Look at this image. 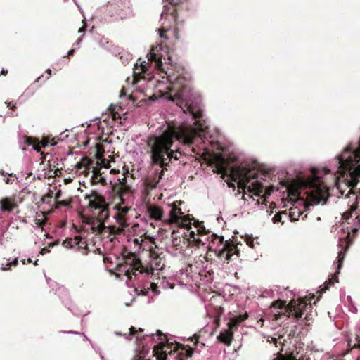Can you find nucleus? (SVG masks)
I'll return each instance as SVG.
<instances>
[{
	"label": "nucleus",
	"mask_w": 360,
	"mask_h": 360,
	"mask_svg": "<svg viewBox=\"0 0 360 360\" xmlns=\"http://www.w3.org/2000/svg\"><path fill=\"white\" fill-rule=\"evenodd\" d=\"M199 275L204 277L205 281L211 282L214 278V271L212 269L206 266L205 269L199 272Z\"/></svg>",
	"instance_id": "2eb2a0df"
},
{
	"label": "nucleus",
	"mask_w": 360,
	"mask_h": 360,
	"mask_svg": "<svg viewBox=\"0 0 360 360\" xmlns=\"http://www.w3.org/2000/svg\"><path fill=\"white\" fill-rule=\"evenodd\" d=\"M120 200L121 202L115 206V209L117 210V212L113 216L116 223L118 224L119 228L120 229V231H121L124 228L128 226L126 215L131 209L130 206L124 205V202L122 198Z\"/></svg>",
	"instance_id": "6e6552de"
},
{
	"label": "nucleus",
	"mask_w": 360,
	"mask_h": 360,
	"mask_svg": "<svg viewBox=\"0 0 360 360\" xmlns=\"http://www.w3.org/2000/svg\"><path fill=\"white\" fill-rule=\"evenodd\" d=\"M348 345L351 348H360V328L356 332V337L354 340H349Z\"/></svg>",
	"instance_id": "dca6fc26"
},
{
	"label": "nucleus",
	"mask_w": 360,
	"mask_h": 360,
	"mask_svg": "<svg viewBox=\"0 0 360 360\" xmlns=\"http://www.w3.org/2000/svg\"><path fill=\"white\" fill-rule=\"evenodd\" d=\"M92 181H94V183H99L102 185L107 184V181L105 178L101 175L94 174L92 176Z\"/></svg>",
	"instance_id": "b1692460"
},
{
	"label": "nucleus",
	"mask_w": 360,
	"mask_h": 360,
	"mask_svg": "<svg viewBox=\"0 0 360 360\" xmlns=\"http://www.w3.org/2000/svg\"><path fill=\"white\" fill-rule=\"evenodd\" d=\"M25 139L27 145L30 146L33 144L32 139L31 137H25Z\"/></svg>",
	"instance_id": "58836bf2"
},
{
	"label": "nucleus",
	"mask_w": 360,
	"mask_h": 360,
	"mask_svg": "<svg viewBox=\"0 0 360 360\" xmlns=\"http://www.w3.org/2000/svg\"><path fill=\"white\" fill-rule=\"evenodd\" d=\"M62 196V191L60 190L58 191L55 195V200H58Z\"/></svg>",
	"instance_id": "a19ab883"
},
{
	"label": "nucleus",
	"mask_w": 360,
	"mask_h": 360,
	"mask_svg": "<svg viewBox=\"0 0 360 360\" xmlns=\"http://www.w3.org/2000/svg\"><path fill=\"white\" fill-rule=\"evenodd\" d=\"M217 338L220 342L224 343L225 345H230L232 342L233 334L231 331L224 330L220 332Z\"/></svg>",
	"instance_id": "ddd939ff"
},
{
	"label": "nucleus",
	"mask_w": 360,
	"mask_h": 360,
	"mask_svg": "<svg viewBox=\"0 0 360 360\" xmlns=\"http://www.w3.org/2000/svg\"><path fill=\"white\" fill-rule=\"evenodd\" d=\"M344 257H345L344 252L342 250H340L338 252V256L337 257V259H338L337 274H339V271L342 266V262L344 260Z\"/></svg>",
	"instance_id": "5701e85b"
},
{
	"label": "nucleus",
	"mask_w": 360,
	"mask_h": 360,
	"mask_svg": "<svg viewBox=\"0 0 360 360\" xmlns=\"http://www.w3.org/2000/svg\"><path fill=\"white\" fill-rule=\"evenodd\" d=\"M119 55L120 60L124 65L131 60V55L128 52L122 51L119 53Z\"/></svg>",
	"instance_id": "f3484780"
},
{
	"label": "nucleus",
	"mask_w": 360,
	"mask_h": 360,
	"mask_svg": "<svg viewBox=\"0 0 360 360\" xmlns=\"http://www.w3.org/2000/svg\"><path fill=\"white\" fill-rule=\"evenodd\" d=\"M28 261H29V262H32L30 258L28 259Z\"/></svg>",
	"instance_id": "e2e57ef3"
},
{
	"label": "nucleus",
	"mask_w": 360,
	"mask_h": 360,
	"mask_svg": "<svg viewBox=\"0 0 360 360\" xmlns=\"http://www.w3.org/2000/svg\"><path fill=\"white\" fill-rule=\"evenodd\" d=\"M55 207L56 209H59L61 207H68L69 206L70 203L67 200H55Z\"/></svg>",
	"instance_id": "cd10ccee"
},
{
	"label": "nucleus",
	"mask_w": 360,
	"mask_h": 360,
	"mask_svg": "<svg viewBox=\"0 0 360 360\" xmlns=\"http://www.w3.org/2000/svg\"><path fill=\"white\" fill-rule=\"evenodd\" d=\"M232 178L233 181H238L240 187L245 191L243 199L246 201L251 198L250 193L259 196L264 192L265 186L260 178L259 172L250 166H238L233 169Z\"/></svg>",
	"instance_id": "7ed1b4c3"
},
{
	"label": "nucleus",
	"mask_w": 360,
	"mask_h": 360,
	"mask_svg": "<svg viewBox=\"0 0 360 360\" xmlns=\"http://www.w3.org/2000/svg\"><path fill=\"white\" fill-rule=\"evenodd\" d=\"M86 199L89 201V206L94 209L93 214L96 218L99 226H105L110 217L105 198L96 192H92L86 197Z\"/></svg>",
	"instance_id": "39448f33"
},
{
	"label": "nucleus",
	"mask_w": 360,
	"mask_h": 360,
	"mask_svg": "<svg viewBox=\"0 0 360 360\" xmlns=\"http://www.w3.org/2000/svg\"><path fill=\"white\" fill-rule=\"evenodd\" d=\"M100 44H103V40H101V41H100Z\"/></svg>",
	"instance_id": "0e129e2a"
},
{
	"label": "nucleus",
	"mask_w": 360,
	"mask_h": 360,
	"mask_svg": "<svg viewBox=\"0 0 360 360\" xmlns=\"http://www.w3.org/2000/svg\"><path fill=\"white\" fill-rule=\"evenodd\" d=\"M271 341L275 345V346L276 347H278V346H281L283 345V341H285V340L283 338L282 336H278L277 338H274V337H271Z\"/></svg>",
	"instance_id": "a878e982"
},
{
	"label": "nucleus",
	"mask_w": 360,
	"mask_h": 360,
	"mask_svg": "<svg viewBox=\"0 0 360 360\" xmlns=\"http://www.w3.org/2000/svg\"><path fill=\"white\" fill-rule=\"evenodd\" d=\"M163 50L160 44L153 46L147 57L148 62L134 64L133 85L139 88L145 85L146 80L153 77L152 70H157L163 74L162 80L157 79L153 96L165 98L174 104L180 112L188 117L183 122L162 125L154 134L148 138V153L154 164L158 165L155 175L158 183L164 175L163 167L169 165L172 159L179 160L181 155L180 144L191 146L198 144L205 136L207 129L201 108V98L193 93L188 84L190 77L184 70L166 60L160 53Z\"/></svg>",
	"instance_id": "f257e3e1"
},
{
	"label": "nucleus",
	"mask_w": 360,
	"mask_h": 360,
	"mask_svg": "<svg viewBox=\"0 0 360 360\" xmlns=\"http://www.w3.org/2000/svg\"><path fill=\"white\" fill-rule=\"evenodd\" d=\"M291 314L297 320L304 321L307 325V321L312 319V306L310 303L301 300L293 299L289 304Z\"/></svg>",
	"instance_id": "0eeeda50"
},
{
	"label": "nucleus",
	"mask_w": 360,
	"mask_h": 360,
	"mask_svg": "<svg viewBox=\"0 0 360 360\" xmlns=\"http://www.w3.org/2000/svg\"><path fill=\"white\" fill-rule=\"evenodd\" d=\"M167 29H165L163 27L161 30H160V37L161 38L167 39V37L165 34V32H167Z\"/></svg>",
	"instance_id": "4c0bfd02"
},
{
	"label": "nucleus",
	"mask_w": 360,
	"mask_h": 360,
	"mask_svg": "<svg viewBox=\"0 0 360 360\" xmlns=\"http://www.w3.org/2000/svg\"><path fill=\"white\" fill-rule=\"evenodd\" d=\"M335 282H338V278H335Z\"/></svg>",
	"instance_id": "680f3d73"
},
{
	"label": "nucleus",
	"mask_w": 360,
	"mask_h": 360,
	"mask_svg": "<svg viewBox=\"0 0 360 360\" xmlns=\"http://www.w3.org/2000/svg\"><path fill=\"white\" fill-rule=\"evenodd\" d=\"M190 339H191V342H193V343L195 346V349H198V346H200V347H202L203 346H205L204 343H200V342L198 340V337H197L196 335H193Z\"/></svg>",
	"instance_id": "c756f323"
},
{
	"label": "nucleus",
	"mask_w": 360,
	"mask_h": 360,
	"mask_svg": "<svg viewBox=\"0 0 360 360\" xmlns=\"http://www.w3.org/2000/svg\"><path fill=\"white\" fill-rule=\"evenodd\" d=\"M74 53H75V49H70V50L68 51L67 56H68V57H69V56H72V55L74 54Z\"/></svg>",
	"instance_id": "49530a36"
},
{
	"label": "nucleus",
	"mask_w": 360,
	"mask_h": 360,
	"mask_svg": "<svg viewBox=\"0 0 360 360\" xmlns=\"http://www.w3.org/2000/svg\"><path fill=\"white\" fill-rule=\"evenodd\" d=\"M300 360H315V359H314V356H312V353L311 352L310 354H307V353H306L304 356H302V357L300 358Z\"/></svg>",
	"instance_id": "72a5a7b5"
},
{
	"label": "nucleus",
	"mask_w": 360,
	"mask_h": 360,
	"mask_svg": "<svg viewBox=\"0 0 360 360\" xmlns=\"http://www.w3.org/2000/svg\"><path fill=\"white\" fill-rule=\"evenodd\" d=\"M63 303L65 304V307L68 308L69 310L72 311V308H71V302H68L67 301L66 302L65 301H63Z\"/></svg>",
	"instance_id": "37998d69"
},
{
	"label": "nucleus",
	"mask_w": 360,
	"mask_h": 360,
	"mask_svg": "<svg viewBox=\"0 0 360 360\" xmlns=\"http://www.w3.org/2000/svg\"><path fill=\"white\" fill-rule=\"evenodd\" d=\"M41 77H39L36 79L35 82H38L41 79Z\"/></svg>",
	"instance_id": "bf43d9fd"
},
{
	"label": "nucleus",
	"mask_w": 360,
	"mask_h": 360,
	"mask_svg": "<svg viewBox=\"0 0 360 360\" xmlns=\"http://www.w3.org/2000/svg\"><path fill=\"white\" fill-rule=\"evenodd\" d=\"M37 262H38V260H36V261L34 262V265H37Z\"/></svg>",
	"instance_id": "052dcab7"
},
{
	"label": "nucleus",
	"mask_w": 360,
	"mask_h": 360,
	"mask_svg": "<svg viewBox=\"0 0 360 360\" xmlns=\"http://www.w3.org/2000/svg\"><path fill=\"white\" fill-rule=\"evenodd\" d=\"M7 103V106L11 108V109H14L15 108V105L11 106V103Z\"/></svg>",
	"instance_id": "864d4df0"
},
{
	"label": "nucleus",
	"mask_w": 360,
	"mask_h": 360,
	"mask_svg": "<svg viewBox=\"0 0 360 360\" xmlns=\"http://www.w3.org/2000/svg\"><path fill=\"white\" fill-rule=\"evenodd\" d=\"M1 174L5 177L4 178V181L6 184H13V183L14 179L12 178L13 177V174H7L5 172L1 171Z\"/></svg>",
	"instance_id": "393cba45"
},
{
	"label": "nucleus",
	"mask_w": 360,
	"mask_h": 360,
	"mask_svg": "<svg viewBox=\"0 0 360 360\" xmlns=\"http://www.w3.org/2000/svg\"><path fill=\"white\" fill-rule=\"evenodd\" d=\"M33 148H34V150H37V152L40 151V148L39 146L33 145Z\"/></svg>",
	"instance_id": "8fccbe9b"
},
{
	"label": "nucleus",
	"mask_w": 360,
	"mask_h": 360,
	"mask_svg": "<svg viewBox=\"0 0 360 360\" xmlns=\"http://www.w3.org/2000/svg\"><path fill=\"white\" fill-rule=\"evenodd\" d=\"M7 73H8V71H7V70H4V69H3V70H1V75H6Z\"/></svg>",
	"instance_id": "603ef678"
},
{
	"label": "nucleus",
	"mask_w": 360,
	"mask_h": 360,
	"mask_svg": "<svg viewBox=\"0 0 360 360\" xmlns=\"http://www.w3.org/2000/svg\"><path fill=\"white\" fill-rule=\"evenodd\" d=\"M349 217H352V213L351 212H345L343 214H342V218L344 219H349Z\"/></svg>",
	"instance_id": "ea45409f"
},
{
	"label": "nucleus",
	"mask_w": 360,
	"mask_h": 360,
	"mask_svg": "<svg viewBox=\"0 0 360 360\" xmlns=\"http://www.w3.org/2000/svg\"><path fill=\"white\" fill-rule=\"evenodd\" d=\"M0 209L3 212L11 211L13 209L12 205L8 199L1 200L0 201Z\"/></svg>",
	"instance_id": "a211bd4d"
},
{
	"label": "nucleus",
	"mask_w": 360,
	"mask_h": 360,
	"mask_svg": "<svg viewBox=\"0 0 360 360\" xmlns=\"http://www.w3.org/2000/svg\"><path fill=\"white\" fill-rule=\"evenodd\" d=\"M46 72H47V73H49V75H51V69L48 68V69L46 70Z\"/></svg>",
	"instance_id": "13d9d810"
},
{
	"label": "nucleus",
	"mask_w": 360,
	"mask_h": 360,
	"mask_svg": "<svg viewBox=\"0 0 360 360\" xmlns=\"http://www.w3.org/2000/svg\"><path fill=\"white\" fill-rule=\"evenodd\" d=\"M355 220L356 221L355 224L360 225V215H357Z\"/></svg>",
	"instance_id": "de8ad7c7"
},
{
	"label": "nucleus",
	"mask_w": 360,
	"mask_h": 360,
	"mask_svg": "<svg viewBox=\"0 0 360 360\" xmlns=\"http://www.w3.org/2000/svg\"><path fill=\"white\" fill-rule=\"evenodd\" d=\"M148 217L154 219L155 221H165V218H163V210L162 209L155 205H150L147 207L146 211Z\"/></svg>",
	"instance_id": "9b49d317"
},
{
	"label": "nucleus",
	"mask_w": 360,
	"mask_h": 360,
	"mask_svg": "<svg viewBox=\"0 0 360 360\" xmlns=\"http://www.w3.org/2000/svg\"><path fill=\"white\" fill-rule=\"evenodd\" d=\"M127 95V93L124 89H122L120 91V97L124 96Z\"/></svg>",
	"instance_id": "09e8293b"
},
{
	"label": "nucleus",
	"mask_w": 360,
	"mask_h": 360,
	"mask_svg": "<svg viewBox=\"0 0 360 360\" xmlns=\"http://www.w3.org/2000/svg\"><path fill=\"white\" fill-rule=\"evenodd\" d=\"M283 217L288 219V214L285 212L276 214L273 217L272 221L274 223L281 222L283 224L284 221L283 220Z\"/></svg>",
	"instance_id": "6ab92c4d"
},
{
	"label": "nucleus",
	"mask_w": 360,
	"mask_h": 360,
	"mask_svg": "<svg viewBox=\"0 0 360 360\" xmlns=\"http://www.w3.org/2000/svg\"><path fill=\"white\" fill-rule=\"evenodd\" d=\"M177 202H175L172 205H168L169 216L165 218V222L171 223H181L182 219L184 217V212L180 208L176 206Z\"/></svg>",
	"instance_id": "9d476101"
},
{
	"label": "nucleus",
	"mask_w": 360,
	"mask_h": 360,
	"mask_svg": "<svg viewBox=\"0 0 360 360\" xmlns=\"http://www.w3.org/2000/svg\"><path fill=\"white\" fill-rule=\"evenodd\" d=\"M191 269V266H188L186 269H182L179 271L181 274H185L186 276H188L189 275V270Z\"/></svg>",
	"instance_id": "e433bc0d"
},
{
	"label": "nucleus",
	"mask_w": 360,
	"mask_h": 360,
	"mask_svg": "<svg viewBox=\"0 0 360 360\" xmlns=\"http://www.w3.org/2000/svg\"><path fill=\"white\" fill-rule=\"evenodd\" d=\"M347 238H348V240H350L349 239V237H350V232L347 230V236H346Z\"/></svg>",
	"instance_id": "6e6d98bb"
},
{
	"label": "nucleus",
	"mask_w": 360,
	"mask_h": 360,
	"mask_svg": "<svg viewBox=\"0 0 360 360\" xmlns=\"http://www.w3.org/2000/svg\"><path fill=\"white\" fill-rule=\"evenodd\" d=\"M83 37H84V34L82 37H79L77 39V41H75V45H77V46L79 45L83 39Z\"/></svg>",
	"instance_id": "c03bdc74"
},
{
	"label": "nucleus",
	"mask_w": 360,
	"mask_h": 360,
	"mask_svg": "<svg viewBox=\"0 0 360 360\" xmlns=\"http://www.w3.org/2000/svg\"><path fill=\"white\" fill-rule=\"evenodd\" d=\"M187 244V240L185 237H180L176 235V232L174 230L172 233V245L177 250L182 251L185 245Z\"/></svg>",
	"instance_id": "f8f14e48"
},
{
	"label": "nucleus",
	"mask_w": 360,
	"mask_h": 360,
	"mask_svg": "<svg viewBox=\"0 0 360 360\" xmlns=\"http://www.w3.org/2000/svg\"><path fill=\"white\" fill-rule=\"evenodd\" d=\"M245 240H246L247 245L250 248H255V242H254V239L253 238H248L245 239Z\"/></svg>",
	"instance_id": "c9c22d12"
},
{
	"label": "nucleus",
	"mask_w": 360,
	"mask_h": 360,
	"mask_svg": "<svg viewBox=\"0 0 360 360\" xmlns=\"http://www.w3.org/2000/svg\"><path fill=\"white\" fill-rule=\"evenodd\" d=\"M63 134H64V133H61V134H60V139H61V140H63V139H65V137H63Z\"/></svg>",
	"instance_id": "4d7b16f0"
},
{
	"label": "nucleus",
	"mask_w": 360,
	"mask_h": 360,
	"mask_svg": "<svg viewBox=\"0 0 360 360\" xmlns=\"http://www.w3.org/2000/svg\"><path fill=\"white\" fill-rule=\"evenodd\" d=\"M116 270L117 271V276L122 280H125L128 285H133L138 292L140 291L143 295H146L148 290L154 285L152 282H147L143 284L146 276L148 274V269H144L142 264L137 262L134 264L131 263H120L117 264Z\"/></svg>",
	"instance_id": "20e7f679"
},
{
	"label": "nucleus",
	"mask_w": 360,
	"mask_h": 360,
	"mask_svg": "<svg viewBox=\"0 0 360 360\" xmlns=\"http://www.w3.org/2000/svg\"><path fill=\"white\" fill-rule=\"evenodd\" d=\"M63 245L67 248H71L74 246L72 239H66L63 241Z\"/></svg>",
	"instance_id": "473e14b6"
},
{
	"label": "nucleus",
	"mask_w": 360,
	"mask_h": 360,
	"mask_svg": "<svg viewBox=\"0 0 360 360\" xmlns=\"http://www.w3.org/2000/svg\"><path fill=\"white\" fill-rule=\"evenodd\" d=\"M302 214H303V213L300 210L294 209L290 211V214L288 215V218H290V221H296L297 219V217H298Z\"/></svg>",
	"instance_id": "4be33fe9"
},
{
	"label": "nucleus",
	"mask_w": 360,
	"mask_h": 360,
	"mask_svg": "<svg viewBox=\"0 0 360 360\" xmlns=\"http://www.w3.org/2000/svg\"><path fill=\"white\" fill-rule=\"evenodd\" d=\"M18 264V259H14L11 262H7L5 265H2L1 269L2 271H6L10 269L11 266H16Z\"/></svg>",
	"instance_id": "c85d7f7f"
},
{
	"label": "nucleus",
	"mask_w": 360,
	"mask_h": 360,
	"mask_svg": "<svg viewBox=\"0 0 360 360\" xmlns=\"http://www.w3.org/2000/svg\"><path fill=\"white\" fill-rule=\"evenodd\" d=\"M354 234H356L358 231V229L357 228H352V230H351Z\"/></svg>",
	"instance_id": "3c124183"
},
{
	"label": "nucleus",
	"mask_w": 360,
	"mask_h": 360,
	"mask_svg": "<svg viewBox=\"0 0 360 360\" xmlns=\"http://www.w3.org/2000/svg\"><path fill=\"white\" fill-rule=\"evenodd\" d=\"M273 360H296V359L292 356H285L282 354H277Z\"/></svg>",
	"instance_id": "2f4dec72"
},
{
	"label": "nucleus",
	"mask_w": 360,
	"mask_h": 360,
	"mask_svg": "<svg viewBox=\"0 0 360 360\" xmlns=\"http://www.w3.org/2000/svg\"><path fill=\"white\" fill-rule=\"evenodd\" d=\"M143 269H148V274L146 276V278L148 277L150 274H153V271L155 270H160L162 269L161 261L158 257H155L152 261L150 269H148V267H143Z\"/></svg>",
	"instance_id": "4468645a"
},
{
	"label": "nucleus",
	"mask_w": 360,
	"mask_h": 360,
	"mask_svg": "<svg viewBox=\"0 0 360 360\" xmlns=\"http://www.w3.org/2000/svg\"><path fill=\"white\" fill-rule=\"evenodd\" d=\"M107 14L115 20L127 18L132 15L130 0H110L106 5Z\"/></svg>",
	"instance_id": "423d86ee"
},
{
	"label": "nucleus",
	"mask_w": 360,
	"mask_h": 360,
	"mask_svg": "<svg viewBox=\"0 0 360 360\" xmlns=\"http://www.w3.org/2000/svg\"><path fill=\"white\" fill-rule=\"evenodd\" d=\"M196 228H197V232H198V235L202 234V233H207L205 227L201 223L198 222Z\"/></svg>",
	"instance_id": "7c9ffc66"
},
{
	"label": "nucleus",
	"mask_w": 360,
	"mask_h": 360,
	"mask_svg": "<svg viewBox=\"0 0 360 360\" xmlns=\"http://www.w3.org/2000/svg\"><path fill=\"white\" fill-rule=\"evenodd\" d=\"M86 30V28L84 26L82 27L81 28L79 29L78 30V32L79 33H83V34L84 35V32Z\"/></svg>",
	"instance_id": "a18cd8bd"
},
{
	"label": "nucleus",
	"mask_w": 360,
	"mask_h": 360,
	"mask_svg": "<svg viewBox=\"0 0 360 360\" xmlns=\"http://www.w3.org/2000/svg\"><path fill=\"white\" fill-rule=\"evenodd\" d=\"M226 245H227V250L231 254V257L234 255L239 256V250L237 249V247L228 241L225 242Z\"/></svg>",
	"instance_id": "aec40b11"
},
{
	"label": "nucleus",
	"mask_w": 360,
	"mask_h": 360,
	"mask_svg": "<svg viewBox=\"0 0 360 360\" xmlns=\"http://www.w3.org/2000/svg\"><path fill=\"white\" fill-rule=\"evenodd\" d=\"M129 334L115 332L117 335L124 336L126 339H130L129 337L135 336L139 354L136 355L133 360H143L150 349H153V353L156 356L157 360H167V354H172V352H177V355L183 354L184 349L179 351L178 345H174L172 342H169L167 337L160 330L157 333L141 335L139 333L143 330L139 328L138 330L133 326L129 328Z\"/></svg>",
	"instance_id": "f03ea898"
},
{
	"label": "nucleus",
	"mask_w": 360,
	"mask_h": 360,
	"mask_svg": "<svg viewBox=\"0 0 360 360\" xmlns=\"http://www.w3.org/2000/svg\"><path fill=\"white\" fill-rule=\"evenodd\" d=\"M62 333H70V334H78V335H82L84 336V340H88V338L84 334V333H79V332H76V331H73V330H68V331H62Z\"/></svg>",
	"instance_id": "f704fd0d"
},
{
	"label": "nucleus",
	"mask_w": 360,
	"mask_h": 360,
	"mask_svg": "<svg viewBox=\"0 0 360 360\" xmlns=\"http://www.w3.org/2000/svg\"><path fill=\"white\" fill-rule=\"evenodd\" d=\"M212 236H214V240H217L219 244V247L215 250L217 256L221 259H224L229 262L231 259V254L227 250V245L224 243V237H219L214 234H212Z\"/></svg>",
	"instance_id": "1a4fd4ad"
},
{
	"label": "nucleus",
	"mask_w": 360,
	"mask_h": 360,
	"mask_svg": "<svg viewBox=\"0 0 360 360\" xmlns=\"http://www.w3.org/2000/svg\"><path fill=\"white\" fill-rule=\"evenodd\" d=\"M198 233H195L194 231H191L189 232V238L186 239L187 241L189 240L193 245H195L196 239H198Z\"/></svg>",
	"instance_id": "bb28decb"
},
{
	"label": "nucleus",
	"mask_w": 360,
	"mask_h": 360,
	"mask_svg": "<svg viewBox=\"0 0 360 360\" xmlns=\"http://www.w3.org/2000/svg\"><path fill=\"white\" fill-rule=\"evenodd\" d=\"M49 251H50V250H49V248H44L43 249H41V250L40 251V252H39V253H40L41 255H44V254H46V253L49 252Z\"/></svg>",
	"instance_id": "79ce46f5"
},
{
	"label": "nucleus",
	"mask_w": 360,
	"mask_h": 360,
	"mask_svg": "<svg viewBox=\"0 0 360 360\" xmlns=\"http://www.w3.org/2000/svg\"><path fill=\"white\" fill-rule=\"evenodd\" d=\"M186 353H187V356L188 357H191V354H192V352L191 351H185Z\"/></svg>",
	"instance_id": "5fc2aeb1"
},
{
	"label": "nucleus",
	"mask_w": 360,
	"mask_h": 360,
	"mask_svg": "<svg viewBox=\"0 0 360 360\" xmlns=\"http://www.w3.org/2000/svg\"><path fill=\"white\" fill-rule=\"evenodd\" d=\"M209 237L207 236V233L199 234L198 236V239H196L195 245L200 246L205 245L207 241H208Z\"/></svg>",
	"instance_id": "412c9836"
}]
</instances>
